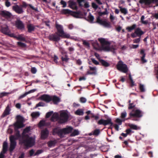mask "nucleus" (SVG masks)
I'll return each instance as SVG.
<instances>
[{
	"label": "nucleus",
	"instance_id": "a878e982",
	"mask_svg": "<svg viewBox=\"0 0 158 158\" xmlns=\"http://www.w3.org/2000/svg\"><path fill=\"white\" fill-rule=\"evenodd\" d=\"M52 101L54 104H57L60 102V98L55 95L52 96Z\"/></svg>",
	"mask_w": 158,
	"mask_h": 158
},
{
	"label": "nucleus",
	"instance_id": "4c0bfd02",
	"mask_svg": "<svg viewBox=\"0 0 158 158\" xmlns=\"http://www.w3.org/2000/svg\"><path fill=\"white\" fill-rule=\"evenodd\" d=\"M75 114L78 115H82L84 114V112L82 109H79L75 111Z\"/></svg>",
	"mask_w": 158,
	"mask_h": 158
},
{
	"label": "nucleus",
	"instance_id": "b1692460",
	"mask_svg": "<svg viewBox=\"0 0 158 158\" xmlns=\"http://www.w3.org/2000/svg\"><path fill=\"white\" fill-rule=\"evenodd\" d=\"M28 6H29V7L32 10H33L36 12L38 11L37 8L34 7L31 4H28L24 2H22L21 7L22 8V7L26 8Z\"/></svg>",
	"mask_w": 158,
	"mask_h": 158
},
{
	"label": "nucleus",
	"instance_id": "9d476101",
	"mask_svg": "<svg viewBox=\"0 0 158 158\" xmlns=\"http://www.w3.org/2000/svg\"><path fill=\"white\" fill-rule=\"evenodd\" d=\"M60 36L57 32L54 34H50L48 36V38L50 40L55 42H58L60 40Z\"/></svg>",
	"mask_w": 158,
	"mask_h": 158
},
{
	"label": "nucleus",
	"instance_id": "774afa93",
	"mask_svg": "<svg viewBox=\"0 0 158 158\" xmlns=\"http://www.w3.org/2000/svg\"><path fill=\"white\" fill-rule=\"evenodd\" d=\"M42 152V151L41 150H38L35 153L34 156L37 155L40 153H41Z\"/></svg>",
	"mask_w": 158,
	"mask_h": 158
},
{
	"label": "nucleus",
	"instance_id": "0e129e2a",
	"mask_svg": "<svg viewBox=\"0 0 158 158\" xmlns=\"http://www.w3.org/2000/svg\"><path fill=\"white\" fill-rule=\"evenodd\" d=\"M92 6L93 8L95 9H97L98 7V5L94 2L92 3Z\"/></svg>",
	"mask_w": 158,
	"mask_h": 158
},
{
	"label": "nucleus",
	"instance_id": "49530a36",
	"mask_svg": "<svg viewBox=\"0 0 158 158\" xmlns=\"http://www.w3.org/2000/svg\"><path fill=\"white\" fill-rule=\"evenodd\" d=\"M45 123V121L44 120H41L40 121L38 124L39 127H41L43 126H44Z\"/></svg>",
	"mask_w": 158,
	"mask_h": 158
},
{
	"label": "nucleus",
	"instance_id": "f257e3e1",
	"mask_svg": "<svg viewBox=\"0 0 158 158\" xmlns=\"http://www.w3.org/2000/svg\"><path fill=\"white\" fill-rule=\"evenodd\" d=\"M19 143L21 145L31 147L35 145V139L28 135L23 134L22 138L19 139Z\"/></svg>",
	"mask_w": 158,
	"mask_h": 158
},
{
	"label": "nucleus",
	"instance_id": "cd10ccee",
	"mask_svg": "<svg viewBox=\"0 0 158 158\" xmlns=\"http://www.w3.org/2000/svg\"><path fill=\"white\" fill-rule=\"evenodd\" d=\"M99 61L101 63V64L105 67H109L110 65V64L108 62L104 60L99 59Z\"/></svg>",
	"mask_w": 158,
	"mask_h": 158
},
{
	"label": "nucleus",
	"instance_id": "dca6fc26",
	"mask_svg": "<svg viewBox=\"0 0 158 158\" xmlns=\"http://www.w3.org/2000/svg\"><path fill=\"white\" fill-rule=\"evenodd\" d=\"M40 99L45 101L47 103H49L52 101V96L48 94H44L40 97Z\"/></svg>",
	"mask_w": 158,
	"mask_h": 158
},
{
	"label": "nucleus",
	"instance_id": "ea45409f",
	"mask_svg": "<svg viewBox=\"0 0 158 158\" xmlns=\"http://www.w3.org/2000/svg\"><path fill=\"white\" fill-rule=\"evenodd\" d=\"M120 8V11L124 15H126L127 13V9L124 8H122L121 7H119Z\"/></svg>",
	"mask_w": 158,
	"mask_h": 158
},
{
	"label": "nucleus",
	"instance_id": "f8f14e48",
	"mask_svg": "<svg viewBox=\"0 0 158 158\" xmlns=\"http://www.w3.org/2000/svg\"><path fill=\"white\" fill-rule=\"evenodd\" d=\"M139 2L141 4H144L145 6H149L152 3L158 2V0H140Z\"/></svg>",
	"mask_w": 158,
	"mask_h": 158
},
{
	"label": "nucleus",
	"instance_id": "72a5a7b5",
	"mask_svg": "<svg viewBox=\"0 0 158 158\" xmlns=\"http://www.w3.org/2000/svg\"><path fill=\"white\" fill-rule=\"evenodd\" d=\"M136 27V24H133L130 27H127L126 28V29L127 30L128 32H130L132 30L134 29H135V28Z\"/></svg>",
	"mask_w": 158,
	"mask_h": 158
},
{
	"label": "nucleus",
	"instance_id": "c756f323",
	"mask_svg": "<svg viewBox=\"0 0 158 158\" xmlns=\"http://www.w3.org/2000/svg\"><path fill=\"white\" fill-rule=\"evenodd\" d=\"M2 32L4 34L8 35L9 33V28L7 26L3 27L1 29Z\"/></svg>",
	"mask_w": 158,
	"mask_h": 158
},
{
	"label": "nucleus",
	"instance_id": "7ed1b4c3",
	"mask_svg": "<svg viewBox=\"0 0 158 158\" xmlns=\"http://www.w3.org/2000/svg\"><path fill=\"white\" fill-rule=\"evenodd\" d=\"M143 112L142 111L139 109H133L129 114V117L127 119H130L132 117L140 118L143 116Z\"/></svg>",
	"mask_w": 158,
	"mask_h": 158
},
{
	"label": "nucleus",
	"instance_id": "5701e85b",
	"mask_svg": "<svg viewBox=\"0 0 158 158\" xmlns=\"http://www.w3.org/2000/svg\"><path fill=\"white\" fill-rule=\"evenodd\" d=\"M140 55L142 56L141 58V60L143 64H144L147 62V60L145 59L146 56V53L145 52L144 49H141L140 52Z\"/></svg>",
	"mask_w": 158,
	"mask_h": 158
},
{
	"label": "nucleus",
	"instance_id": "13d9d810",
	"mask_svg": "<svg viewBox=\"0 0 158 158\" xmlns=\"http://www.w3.org/2000/svg\"><path fill=\"white\" fill-rule=\"evenodd\" d=\"M8 93H7L6 92H2L0 94V98H1L3 97L7 96Z\"/></svg>",
	"mask_w": 158,
	"mask_h": 158
},
{
	"label": "nucleus",
	"instance_id": "4468645a",
	"mask_svg": "<svg viewBox=\"0 0 158 158\" xmlns=\"http://www.w3.org/2000/svg\"><path fill=\"white\" fill-rule=\"evenodd\" d=\"M89 70L87 71L86 75H95L97 74V68L96 67H92L89 66Z\"/></svg>",
	"mask_w": 158,
	"mask_h": 158
},
{
	"label": "nucleus",
	"instance_id": "f03ea898",
	"mask_svg": "<svg viewBox=\"0 0 158 158\" xmlns=\"http://www.w3.org/2000/svg\"><path fill=\"white\" fill-rule=\"evenodd\" d=\"M55 27L57 30V33L62 38H69L70 37V35L69 34L65 33L64 31L63 26L57 24L56 22L55 24Z\"/></svg>",
	"mask_w": 158,
	"mask_h": 158
},
{
	"label": "nucleus",
	"instance_id": "4d7b16f0",
	"mask_svg": "<svg viewBox=\"0 0 158 158\" xmlns=\"http://www.w3.org/2000/svg\"><path fill=\"white\" fill-rule=\"evenodd\" d=\"M91 60H92V62L95 65L99 64V62L96 60H95L94 58H91Z\"/></svg>",
	"mask_w": 158,
	"mask_h": 158
},
{
	"label": "nucleus",
	"instance_id": "603ef678",
	"mask_svg": "<svg viewBox=\"0 0 158 158\" xmlns=\"http://www.w3.org/2000/svg\"><path fill=\"white\" fill-rule=\"evenodd\" d=\"M125 120V119H124L122 120L119 118H117L115 120V121L116 123H118L119 125H121L122 124L123 121H124Z\"/></svg>",
	"mask_w": 158,
	"mask_h": 158
},
{
	"label": "nucleus",
	"instance_id": "1a4fd4ad",
	"mask_svg": "<svg viewBox=\"0 0 158 158\" xmlns=\"http://www.w3.org/2000/svg\"><path fill=\"white\" fill-rule=\"evenodd\" d=\"M98 125H102L105 126L108 125H110V127L108 128V129H112L111 127L114 126V124L112 122L111 119L110 118H107L106 120L101 119L98 122Z\"/></svg>",
	"mask_w": 158,
	"mask_h": 158
},
{
	"label": "nucleus",
	"instance_id": "37998d69",
	"mask_svg": "<svg viewBox=\"0 0 158 158\" xmlns=\"http://www.w3.org/2000/svg\"><path fill=\"white\" fill-rule=\"evenodd\" d=\"M139 89L141 92H144L145 91L144 85L141 84L139 85Z\"/></svg>",
	"mask_w": 158,
	"mask_h": 158
},
{
	"label": "nucleus",
	"instance_id": "864d4df0",
	"mask_svg": "<svg viewBox=\"0 0 158 158\" xmlns=\"http://www.w3.org/2000/svg\"><path fill=\"white\" fill-rule=\"evenodd\" d=\"M59 50H60V52H61L62 54V55L66 54H67L66 52L65 51L64 48H61V47L60 48Z\"/></svg>",
	"mask_w": 158,
	"mask_h": 158
},
{
	"label": "nucleus",
	"instance_id": "412c9836",
	"mask_svg": "<svg viewBox=\"0 0 158 158\" xmlns=\"http://www.w3.org/2000/svg\"><path fill=\"white\" fill-rule=\"evenodd\" d=\"M11 110L10 106L9 105H8L6 107L5 110H4L3 114L1 116L2 118H4L6 117L7 115H8L10 114V111Z\"/></svg>",
	"mask_w": 158,
	"mask_h": 158
},
{
	"label": "nucleus",
	"instance_id": "6ab92c4d",
	"mask_svg": "<svg viewBox=\"0 0 158 158\" xmlns=\"http://www.w3.org/2000/svg\"><path fill=\"white\" fill-rule=\"evenodd\" d=\"M52 134L53 135L57 134L60 138L63 137L62 129H59L57 128H54L52 130Z\"/></svg>",
	"mask_w": 158,
	"mask_h": 158
},
{
	"label": "nucleus",
	"instance_id": "9b49d317",
	"mask_svg": "<svg viewBox=\"0 0 158 158\" xmlns=\"http://www.w3.org/2000/svg\"><path fill=\"white\" fill-rule=\"evenodd\" d=\"M96 22L106 27L110 28L111 27V25L109 23H108L106 21L102 20L100 19V17L99 16L98 17L97 19Z\"/></svg>",
	"mask_w": 158,
	"mask_h": 158
},
{
	"label": "nucleus",
	"instance_id": "0eeeda50",
	"mask_svg": "<svg viewBox=\"0 0 158 158\" xmlns=\"http://www.w3.org/2000/svg\"><path fill=\"white\" fill-rule=\"evenodd\" d=\"M9 139L10 143L9 151L10 153H12L16 146L17 143L16 140L17 139L15 136L11 135Z\"/></svg>",
	"mask_w": 158,
	"mask_h": 158
},
{
	"label": "nucleus",
	"instance_id": "6e6d98bb",
	"mask_svg": "<svg viewBox=\"0 0 158 158\" xmlns=\"http://www.w3.org/2000/svg\"><path fill=\"white\" fill-rule=\"evenodd\" d=\"M108 13L107 10L106 9L105 11L103 12H99L98 14L100 16H101L103 15H107Z\"/></svg>",
	"mask_w": 158,
	"mask_h": 158
},
{
	"label": "nucleus",
	"instance_id": "aec40b11",
	"mask_svg": "<svg viewBox=\"0 0 158 158\" xmlns=\"http://www.w3.org/2000/svg\"><path fill=\"white\" fill-rule=\"evenodd\" d=\"M62 137L64 136V134H69L72 132L73 130V128L71 127H68L66 128L62 129Z\"/></svg>",
	"mask_w": 158,
	"mask_h": 158
},
{
	"label": "nucleus",
	"instance_id": "3c124183",
	"mask_svg": "<svg viewBox=\"0 0 158 158\" xmlns=\"http://www.w3.org/2000/svg\"><path fill=\"white\" fill-rule=\"evenodd\" d=\"M127 115V113L126 111H124L121 113V118L122 119H124Z\"/></svg>",
	"mask_w": 158,
	"mask_h": 158
},
{
	"label": "nucleus",
	"instance_id": "5fc2aeb1",
	"mask_svg": "<svg viewBox=\"0 0 158 158\" xmlns=\"http://www.w3.org/2000/svg\"><path fill=\"white\" fill-rule=\"evenodd\" d=\"M52 111H50L47 113L46 114L45 117L46 118H49L53 113Z\"/></svg>",
	"mask_w": 158,
	"mask_h": 158
},
{
	"label": "nucleus",
	"instance_id": "f704fd0d",
	"mask_svg": "<svg viewBox=\"0 0 158 158\" xmlns=\"http://www.w3.org/2000/svg\"><path fill=\"white\" fill-rule=\"evenodd\" d=\"M72 10H71L68 9H64L61 11V13L64 14H69L71 15L72 12Z\"/></svg>",
	"mask_w": 158,
	"mask_h": 158
},
{
	"label": "nucleus",
	"instance_id": "79ce46f5",
	"mask_svg": "<svg viewBox=\"0 0 158 158\" xmlns=\"http://www.w3.org/2000/svg\"><path fill=\"white\" fill-rule=\"evenodd\" d=\"M79 134V132L78 130H74L73 132L71 133V135L72 136H74L76 135H78Z\"/></svg>",
	"mask_w": 158,
	"mask_h": 158
},
{
	"label": "nucleus",
	"instance_id": "39448f33",
	"mask_svg": "<svg viewBox=\"0 0 158 158\" xmlns=\"http://www.w3.org/2000/svg\"><path fill=\"white\" fill-rule=\"evenodd\" d=\"M17 121L14 124L15 130L24 126L23 124V118L20 115H18L16 117Z\"/></svg>",
	"mask_w": 158,
	"mask_h": 158
},
{
	"label": "nucleus",
	"instance_id": "680f3d73",
	"mask_svg": "<svg viewBox=\"0 0 158 158\" xmlns=\"http://www.w3.org/2000/svg\"><path fill=\"white\" fill-rule=\"evenodd\" d=\"M60 3L61 5H63V7L64 8L66 6V3L63 0H61Z\"/></svg>",
	"mask_w": 158,
	"mask_h": 158
},
{
	"label": "nucleus",
	"instance_id": "bf43d9fd",
	"mask_svg": "<svg viewBox=\"0 0 158 158\" xmlns=\"http://www.w3.org/2000/svg\"><path fill=\"white\" fill-rule=\"evenodd\" d=\"M85 0H77V2L79 4V6L82 7L83 6V5L81 4V2H84Z\"/></svg>",
	"mask_w": 158,
	"mask_h": 158
},
{
	"label": "nucleus",
	"instance_id": "ddd939ff",
	"mask_svg": "<svg viewBox=\"0 0 158 158\" xmlns=\"http://www.w3.org/2000/svg\"><path fill=\"white\" fill-rule=\"evenodd\" d=\"M49 131L47 128L42 130L41 132V138L42 139H46L48 136Z\"/></svg>",
	"mask_w": 158,
	"mask_h": 158
},
{
	"label": "nucleus",
	"instance_id": "58836bf2",
	"mask_svg": "<svg viewBox=\"0 0 158 158\" xmlns=\"http://www.w3.org/2000/svg\"><path fill=\"white\" fill-rule=\"evenodd\" d=\"M61 60L62 61H64L66 62H68L69 58L68 57V56L66 54L64 57L62 56L61 58Z\"/></svg>",
	"mask_w": 158,
	"mask_h": 158
},
{
	"label": "nucleus",
	"instance_id": "69168bd1",
	"mask_svg": "<svg viewBox=\"0 0 158 158\" xmlns=\"http://www.w3.org/2000/svg\"><path fill=\"white\" fill-rule=\"evenodd\" d=\"M141 37H139V38L135 39L133 40V43H139Z\"/></svg>",
	"mask_w": 158,
	"mask_h": 158
},
{
	"label": "nucleus",
	"instance_id": "c9c22d12",
	"mask_svg": "<svg viewBox=\"0 0 158 158\" xmlns=\"http://www.w3.org/2000/svg\"><path fill=\"white\" fill-rule=\"evenodd\" d=\"M88 21L90 23H93L94 19V17L92 15L89 13L88 16Z\"/></svg>",
	"mask_w": 158,
	"mask_h": 158
},
{
	"label": "nucleus",
	"instance_id": "bb28decb",
	"mask_svg": "<svg viewBox=\"0 0 158 158\" xmlns=\"http://www.w3.org/2000/svg\"><path fill=\"white\" fill-rule=\"evenodd\" d=\"M8 144L7 142L5 141L3 142L2 146V150L1 152L3 153H6L7 151Z\"/></svg>",
	"mask_w": 158,
	"mask_h": 158
},
{
	"label": "nucleus",
	"instance_id": "6e6552de",
	"mask_svg": "<svg viewBox=\"0 0 158 158\" xmlns=\"http://www.w3.org/2000/svg\"><path fill=\"white\" fill-rule=\"evenodd\" d=\"M117 69L123 73H126L128 71V69L127 65L123 63V62L119 61L116 65Z\"/></svg>",
	"mask_w": 158,
	"mask_h": 158
},
{
	"label": "nucleus",
	"instance_id": "2eb2a0df",
	"mask_svg": "<svg viewBox=\"0 0 158 158\" xmlns=\"http://www.w3.org/2000/svg\"><path fill=\"white\" fill-rule=\"evenodd\" d=\"M0 15L6 19L10 18L12 15L10 12L6 10L1 11L0 12Z\"/></svg>",
	"mask_w": 158,
	"mask_h": 158
},
{
	"label": "nucleus",
	"instance_id": "7c9ffc66",
	"mask_svg": "<svg viewBox=\"0 0 158 158\" xmlns=\"http://www.w3.org/2000/svg\"><path fill=\"white\" fill-rule=\"evenodd\" d=\"M27 28L28 32L30 33L34 30L35 27L31 24H29L27 25Z\"/></svg>",
	"mask_w": 158,
	"mask_h": 158
},
{
	"label": "nucleus",
	"instance_id": "2f4dec72",
	"mask_svg": "<svg viewBox=\"0 0 158 158\" xmlns=\"http://www.w3.org/2000/svg\"><path fill=\"white\" fill-rule=\"evenodd\" d=\"M56 143V140H50L48 143V147H51L52 146H54Z\"/></svg>",
	"mask_w": 158,
	"mask_h": 158
},
{
	"label": "nucleus",
	"instance_id": "4be33fe9",
	"mask_svg": "<svg viewBox=\"0 0 158 158\" xmlns=\"http://www.w3.org/2000/svg\"><path fill=\"white\" fill-rule=\"evenodd\" d=\"M135 33L137 36L139 37H141V36L144 33V32L142 31L139 27H138L135 29Z\"/></svg>",
	"mask_w": 158,
	"mask_h": 158
},
{
	"label": "nucleus",
	"instance_id": "20e7f679",
	"mask_svg": "<svg viewBox=\"0 0 158 158\" xmlns=\"http://www.w3.org/2000/svg\"><path fill=\"white\" fill-rule=\"evenodd\" d=\"M98 40L101 44V48L102 50L106 51H109L110 50V42L106 41L105 39L103 38H98Z\"/></svg>",
	"mask_w": 158,
	"mask_h": 158
},
{
	"label": "nucleus",
	"instance_id": "8fccbe9b",
	"mask_svg": "<svg viewBox=\"0 0 158 158\" xmlns=\"http://www.w3.org/2000/svg\"><path fill=\"white\" fill-rule=\"evenodd\" d=\"M135 104L134 103H129L128 107V109L129 110L132 109H134L135 106Z\"/></svg>",
	"mask_w": 158,
	"mask_h": 158
},
{
	"label": "nucleus",
	"instance_id": "c03bdc74",
	"mask_svg": "<svg viewBox=\"0 0 158 158\" xmlns=\"http://www.w3.org/2000/svg\"><path fill=\"white\" fill-rule=\"evenodd\" d=\"M100 133V130L98 129H96L93 132V135H98Z\"/></svg>",
	"mask_w": 158,
	"mask_h": 158
},
{
	"label": "nucleus",
	"instance_id": "338daca9",
	"mask_svg": "<svg viewBox=\"0 0 158 158\" xmlns=\"http://www.w3.org/2000/svg\"><path fill=\"white\" fill-rule=\"evenodd\" d=\"M80 101L81 103H85L86 101V99L84 97H81L80 98Z\"/></svg>",
	"mask_w": 158,
	"mask_h": 158
},
{
	"label": "nucleus",
	"instance_id": "09e8293b",
	"mask_svg": "<svg viewBox=\"0 0 158 158\" xmlns=\"http://www.w3.org/2000/svg\"><path fill=\"white\" fill-rule=\"evenodd\" d=\"M17 44L19 46L22 48H24L26 46V45L25 44L20 42H18Z\"/></svg>",
	"mask_w": 158,
	"mask_h": 158
},
{
	"label": "nucleus",
	"instance_id": "a19ab883",
	"mask_svg": "<svg viewBox=\"0 0 158 158\" xmlns=\"http://www.w3.org/2000/svg\"><path fill=\"white\" fill-rule=\"evenodd\" d=\"M16 39L19 40L21 41H25L26 39L24 37L22 36V35H19L18 36H17Z\"/></svg>",
	"mask_w": 158,
	"mask_h": 158
},
{
	"label": "nucleus",
	"instance_id": "f3484780",
	"mask_svg": "<svg viewBox=\"0 0 158 158\" xmlns=\"http://www.w3.org/2000/svg\"><path fill=\"white\" fill-rule=\"evenodd\" d=\"M15 26L17 29L23 30L25 28V26L23 23L20 20H17L15 22Z\"/></svg>",
	"mask_w": 158,
	"mask_h": 158
},
{
	"label": "nucleus",
	"instance_id": "423d86ee",
	"mask_svg": "<svg viewBox=\"0 0 158 158\" xmlns=\"http://www.w3.org/2000/svg\"><path fill=\"white\" fill-rule=\"evenodd\" d=\"M69 118V115L68 113L65 111H61L60 114L58 119V123L62 124L67 122Z\"/></svg>",
	"mask_w": 158,
	"mask_h": 158
},
{
	"label": "nucleus",
	"instance_id": "de8ad7c7",
	"mask_svg": "<svg viewBox=\"0 0 158 158\" xmlns=\"http://www.w3.org/2000/svg\"><path fill=\"white\" fill-rule=\"evenodd\" d=\"M144 16L143 15H142L141 18V23L144 24H147L148 23V21H144Z\"/></svg>",
	"mask_w": 158,
	"mask_h": 158
},
{
	"label": "nucleus",
	"instance_id": "052dcab7",
	"mask_svg": "<svg viewBox=\"0 0 158 158\" xmlns=\"http://www.w3.org/2000/svg\"><path fill=\"white\" fill-rule=\"evenodd\" d=\"M30 130V127H26L24 130H23V133H28L29 132Z\"/></svg>",
	"mask_w": 158,
	"mask_h": 158
},
{
	"label": "nucleus",
	"instance_id": "393cba45",
	"mask_svg": "<svg viewBox=\"0 0 158 158\" xmlns=\"http://www.w3.org/2000/svg\"><path fill=\"white\" fill-rule=\"evenodd\" d=\"M69 6L73 9L77 10L78 9V7L77 5V3L76 2H74L73 1L70 0L69 2Z\"/></svg>",
	"mask_w": 158,
	"mask_h": 158
},
{
	"label": "nucleus",
	"instance_id": "e2e57ef3",
	"mask_svg": "<svg viewBox=\"0 0 158 158\" xmlns=\"http://www.w3.org/2000/svg\"><path fill=\"white\" fill-rule=\"evenodd\" d=\"M31 72L33 74H35L37 72V70L35 68L32 67L31 69Z\"/></svg>",
	"mask_w": 158,
	"mask_h": 158
},
{
	"label": "nucleus",
	"instance_id": "a18cd8bd",
	"mask_svg": "<svg viewBox=\"0 0 158 158\" xmlns=\"http://www.w3.org/2000/svg\"><path fill=\"white\" fill-rule=\"evenodd\" d=\"M45 106V103L43 102H40L36 105L35 108L39 106Z\"/></svg>",
	"mask_w": 158,
	"mask_h": 158
},
{
	"label": "nucleus",
	"instance_id": "473e14b6",
	"mask_svg": "<svg viewBox=\"0 0 158 158\" xmlns=\"http://www.w3.org/2000/svg\"><path fill=\"white\" fill-rule=\"evenodd\" d=\"M70 15L74 17L79 18L80 15V13L79 12L73 11H72Z\"/></svg>",
	"mask_w": 158,
	"mask_h": 158
},
{
	"label": "nucleus",
	"instance_id": "e433bc0d",
	"mask_svg": "<svg viewBox=\"0 0 158 158\" xmlns=\"http://www.w3.org/2000/svg\"><path fill=\"white\" fill-rule=\"evenodd\" d=\"M40 115V114L38 112H33L31 113V115L33 118H36Z\"/></svg>",
	"mask_w": 158,
	"mask_h": 158
},
{
	"label": "nucleus",
	"instance_id": "a211bd4d",
	"mask_svg": "<svg viewBox=\"0 0 158 158\" xmlns=\"http://www.w3.org/2000/svg\"><path fill=\"white\" fill-rule=\"evenodd\" d=\"M12 9L17 13L19 14H21L23 12V10L22 7L17 5L13 6Z\"/></svg>",
	"mask_w": 158,
	"mask_h": 158
},
{
	"label": "nucleus",
	"instance_id": "c85d7f7f",
	"mask_svg": "<svg viewBox=\"0 0 158 158\" xmlns=\"http://www.w3.org/2000/svg\"><path fill=\"white\" fill-rule=\"evenodd\" d=\"M128 126L131 129L133 130H138L140 129V127H138L137 125L133 124H129Z\"/></svg>",
	"mask_w": 158,
	"mask_h": 158
}]
</instances>
